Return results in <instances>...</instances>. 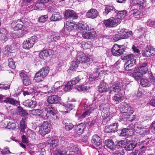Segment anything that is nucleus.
<instances>
[{
	"label": "nucleus",
	"mask_w": 155,
	"mask_h": 155,
	"mask_svg": "<svg viewBox=\"0 0 155 155\" xmlns=\"http://www.w3.org/2000/svg\"><path fill=\"white\" fill-rule=\"evenodd\" d=\"M27 126V117H23L20 122L19 129L21 132L25 131Z\"/></svg>",
	"instance_id": "27"
},
{
	"label": "nucleus",
	"mask_w": 155,
	"mask_h": 155,
	"mask_svg": "<svg viewBox=\"0 0 155 155\" xmlns=\"http://www.w3.org/2000/svg\"><path fill=\"white\" fill-rule=\"evenodd\" d=\"M110 107L108 104H102L99 106V110L101 111L104 121L107 122L113 117L112 113L109 112Z\"/></svg>",
	"instance_id": "2"
},
{
	"label": "nucleus",
	"mask_w": 155,
	"mask_h": 155,
	"mask_svg": "<svg viewBox=\"0 0 155 155\" xmlns=\"http://www.w3.org/2000/svg\"><path fill=\"white\" fill-rule=\"evenodd\" d=\"M118 34L115 35L114 37L115 41H117L120 39L127 38L132 36V32L131 31H128V30H122V31Z\"/></svg>",
	"instance_id": "7"
},
{
	"label": "nucleus",
	"mask_w": 155,
	"mask_h": 155,
	"mask_svg": "<svg viewBox=\"0 0 155 155\" xmlns=\"http://www.w3.org/2000/svg\"><path fill=\"white\" fill-rule=\"evenodd\" d=\"M49 110H48L46 112V118L50 120H51L54 115L56 114L57 110L55 108L52 106L48 107Z\"/></svg>",
	"instance_id": "15"
},
{
	"label": "nucleus",
	"mask_w": 155,
	"mask_h": 155,
	"mask_svg": "<svg viewBox=\"0 0 155 155\" xmlns=\"http://www.w3.org/2000/svg\"><path fill=\"white\" fill-rule=\"evenodd\" d=\"M64 17L66 19H77L78 17L77 14L74 11L71 10H67L64 13Z\"/></svg>",
	"instance_id": "13"
},
{
	"label": "nucleus",
	"mask_w": 155,
	"mask_h": 155,
	"mask_svg": "<svg viewBox=\"0 0 155 155\" xmlns=\"http://www.w3.org/2000/svg\"><path fill=\"white\" fill-rule=\"evenodd\" d=\"M8 37L6 36L5 34H3L0 31V40L2 42H4L7 40Z\"/></svg>",
	"instance_id": "56"
},
{
	"label": "nucleus",
	"mask_w": 155,
	"mask_h": 155,
	"mask_svg": "<svg viewBox=\"0 0 155 155\" xmlns=\"http://www.w3.org/2000/svg\"><path fill=\"white\" fill-rule=\"evenodd\" d=\"M92 143L94 146L99 147L100 148L102 143V140L99 136L95 135L92 137Z\"/></svg>",
	"instance_id": "18"
},
{
	"label": "nucleus",
	"mask_w": 155,
	"mask_h": 155,
	"mask_svg": "<svg viewBox=\"0 0 155 155\" xmlns=\"http://www.w3.org/2000/svg\"><path fill=\"white\" fill-rule=\"evenodd\" d=\"M63 123L65 125V129L67 131L71 130L74 127V125L73 124L71 123H68L66 120H64Z\"/></svg>",
	"instance_id": "40"
},
{
	"label": "nucleus",
	"mask_w": 155,
	"mask_h": 155,
	"mask_svg": "<svg viewBox=\"0 0 155 155\" xmlns=\"http://www.w3.org/2000/svg\"><path fill=\"white\" fill-rule=\"evenodd\" d=\"M124 150L120 149L112 153L111 155H124Z\"/></svg>",
	"instance_id": "59"
},
{
	"label": "nucleus",
	"mask_w": 155,
	"mask_h": 155,
	"mask_svg": "<svg viewBox=\"0 0 155 155\" xmlns=\"http://www.w3.org/2000/svg\"><path fill=\"white\" fill-rule=\"evenodd\" d=\"M58 142V140L56 139H51L48 141V143L50 145V146H52L53 148H54L57 145Z\"/></svg>",
	"instance_id": "47"
},
{
	"label": "nucleus",
	"mask_w": 155,
	"mask_h": 155,
	"mask_svg": "<svg viewBox=\"0 0 155 155\" xmlns=\"http://www.w3.org/2000/svg\"><path fill=\"white\" fill-rule=\"evenodd\" d=\"M124 141V140H121L120 141H117L116 142V145L115 146L116 147H124L125 146Z\"/></svg>",
	"instance_id": "58"
},
{
	"label": "nucleus",
	"mask_w": 155,
	"mask_h": 155,
	"mask_svg": "<svg viewBox=\"0 0 155 155\" xmlns=\"http://www.w3.org/2000/svg\"><path fill=\"white\" fill-rule=\"evenodd\" d=\"M96 33L94 32L91 33L90 32H83L82 33V37L84 38L89 39L93 38L95 37Z\"/></svg>",
	"instance_id": "32"
},
{
	"label": "nucleus",
	"mask_w": 155,
	"mask_h": 155,
	"mask_svg": "<svg viewBox=\"0 0 155 155\" xmlns=\"http://www.w3.org/2000/svg\"><path fill=\"white\" fill-rule=\"evenodd\" d=\"M85 127V124L81 123L77 125H75L74 128L77 134L81 135L83 133Z\"/></svg>",
	"instance_id": "22"
},
{
	"label": "nucleus",
	"mask_w": 155,
	"mask_h": 155,
	"mask_svg": "<svg viewBox=\"0 0 155 155\" xmlns=\"http://www.w3.org/2000/svg\"><path fill=\"white\" fill-rule=\"evenodd\" d=\"M112 99L115 103L117 104L123 101L124 99V97L120 94H115L113 97Z\"/></svg>",
	"instance_id": "31"
},
{
	"label": "nucleus",
	"mask_w": 155,
	"mask_h": 155,
	"mask_svg": "<svg viewBox=\"0 0 155 155\" xmlns=\"http://www.w3.org/2000/svg\"><path fill=\"white\" fill-rule=\"evenodd\" d=\"M48 18L47 15H42L39 18L38 21L40 22H45L47 20Z\"/></svg>",
	"instance_id": "63"
},
{
	"label": "nucleus",
	"mask_w": 155,
	"mask_h": 155,
	"mask_svg": "<svg viewBox=\"0 0 155 155\" xmlns=\"http://www.w3.org/2000/svg\"><path fill=\"white\" fill-rule=\"evenodd\" d=\"M111 127V129L113 130V133H115L118 130V124L117 123H114L110 125Z\"/></svg>",
	"instance_id": "55"
},
{
	"label": "nucleus",
	"mask_w": 155,
	"mask_h": 155,
	"mask_svg": "<svg viewBox=\"0 0 155 155\" xmlns=\"http://www.w3.org/2000/svg\"><path fill=\"white\" fill-rule=\"evenodd\" d=\"M67 152L66 150H57L55 151V155H67Z\"/></svg>",
	"instance_id": "64"
},
{
	"label": "nucleus",
	"mask_w": 155,
	"mask_h": 155,
	"mask_svg": "<svg viewBox=\"0 0 155 155\" xmlns=\"http://www.w3.org/2000/svg\"><path fill=\"white\" fill-rule=\"evenodd\" d=\"M12 28L14 29H21L23 27V25L17 22H13L11 24Z\"/></svg>",
	"instance_id": "39"
},
{
	"label": "nucleus",
	"mask_w": 155,
	"mask_h": 155,
	"mask_svg": "<svg viewBox=\"0 0 155 155\" xmlns=\"http://www.w3.org/2000/svg\"><path fill=\"white\" fill-rule=\"evenodd\" d=\"M137 146V144L135 143H127L124 147V148L126 151L132 150Z\"/></svg>",
	"instance_id": "37"
},
{
	"label": "nucleus",
	"mask_w": 155,
	"mask_h": 155,
	"mask_svg": "<svg viewBox=\"0 0 155 155\" xmlns=\"http://www.w3.org/2000/svg\"><path fill=\"white\" fill-rule=\"evenodd\" d=\"M89 89V87L84 85L78 86L75 88V89L79 91H87Z\"/></svg>",
	"instance_id": "45"
},
{
	"label": "nucleus",
	"mask_w": 155,
	"mask_h": 155,
	"mask_svg": "<svg viewBox=\"0 0 155 155\" xmlns=\"http://www.w3.org/2000/svg\"><path fill=\"white\" fill-rule=\"evenodd\" d=\"M132 3L134 5L130 6V11L129 12V15L131 16L137 17L139 14V12L137 8L143 9L146 6V3L143 0H132Z\"/></svg>",
	"instance_id": "1"
},
{
	"label": "nucleus",
	"mask_w": 155,
	"mask_h": 155,
	"mask_svg": "<svg viewBox=\"0 0 155 155\" xmlns=\"http://www.w3.org/2000/svg\"><path fill=\"white\" fill-rule=\"evenodd\" d=\"M73 85L72 83L70 81L68 82L67 84L65 85V87L64 88V90L65 91H70L72 89Z\"/></svg>",
	"instance_id": "49"
},
{
	"label": "nucleus",
	"mask_w": 155,
	"mask_h": 155,
	"mask_svg": "<svg viewBox=\"0 0 155 155\" xmlns=\"http://www.w3.org/2000/svg\"><path fill=\"white\" fill-rule=\"evenodd\" d=\"M120 22L121 19L120 18H114L112 17L107 20L104 21V24L107 27L111 28L117 26Z\"/></svg>",
	"instance_id": "11"
},
{
	"label": "nucleus",
	"mask_w": 155,
	"mask_h": 155,
	"mask_svg": "<svg viewBox=\"0 0 155 155\" xmlns=\"http://www.w3.org/2000/svg\"><path fill=\"white\" fill-rule=\"evenodd\" d=\"M99 74V73L95 72V74H93L92 75L91 74L89 78L90 80L91 81H93V80L97 79Z\"/></svg>",
	"instance_id": "62"
},
{
	"label": "nucleus",
	"mask_w": 155,
	"mask_h": 155,
	"mask_svg": "<svg viewBox=\"0 0 155 155\" xmlns=\"http://www.w3.org/2000/svg\"><path fill=\"white\" fill-rule=\"evenodd\" d=\"M81 79L80 78L79 75L76 77L72 78L70 81L72 83L73 85H74L79 82H81Z\"/></svg>",
	"instance_id": "52"
},
{
	"label": "nucleus",
	"mask_w": 155,
	"mask_h": 155,
	"mask_svg": "<svg viewBox=\"0 0 155 155\" xmlns=\"http://www.w3.org/2000/svg\"><path fill=\"white\" fill-rule=\"evenodd\" d=\"M33 114L37 115L43 119L46 118L47 111L46 110H41L39 109L34 110L32 111Z\"/></svg>",
	"instance_id": "24"
},
{
	"label": "nucleus",
	"mask_w": 155,
	"mask_h": 155,
	"mask_svg": "<svg viewBox=\"0 0 155 155\" xmlns=\"http://www.w3.org/2000/svg\"><path fill=\"white\" fill-rule=\"evenodd\" d=\"M141 65L139 71L143 75V74H145L148 71V69L147 66L148 62L146 59H144V62H141Z\"/></svg>",
	"instance_id": "19"
},
{
	"label": "nucleus",
	"mask_w": 155,
	"mask_h": 155,
	"mask_svg": "<svg viewBox=\"0 0 155 155\" xmlns=\"http://www.w3.org/2000/svg\"><path fill=\"white\" fill-rule=\"evenodd\" d=\"M26 135L28 137L34 138L35 137V134L32 130H30L27 131L26 133Z\"/></svg>",
	"instance_id": "61"
},
{
	"label": "nucleus",
	"mask_w": 155,
	"mask_h": 155,
	"mask_svg": "<svg viewBox=\"0 0 155 155\" xmlns=\"http://www.w3.org/2000/svg\"><path fill=\"white\" fill-rule=\"evenodd\" d=\"M105 11L103 12V14L104 15H107L110 12H111L113 14L116 13L118 11L116 10L112 6L105 5Z\"/></svg>",
	"instance_id": "23"
},
{
	"label": "nucleus",
	"mask_w": 155,
	"mask_h": 155,
	"mask_svg": "<svg viewBox=\"0 0 155 155\" xmlns=\"http://www.w3.org/2000/svg\"><path fill=\"white\" fill-rule=\"evenodd\" d=\"M135 130L139 132L140 134L143 136L144 135L148 134V130L146 128L143 127H138L135 126L134 127Z\"/></svg>",
	"instance_id": "30"
},
{
	"label": "nucleus",
	"mask_w": 155,
	"mask_h": 155,
	"mask_svg": "<svg viewBox=\"0 0 155 155\" xmlns=\"http://www.w3.org/2000/svg\"><path fill=\"white\" fill-rule=\"evenodd\" d=\"M49 55L48 51L45 50L41 52L39 54V56L41 59H45Z\"/></svg>",
	"instance_id": "43"
},
{
	"label": "nucleus",
	"mask_w": 155,
	"mask_h": 155,
	"mask_svg": "<svg viewBox=\"0 0 155 155\" xmlns=\"http://www.w3.org/2000/svg\"><path fill=\"white\" fill-rule=\"evenodd\" d=\"M148 144L149 143L148 142L145 140H143L138 142V144L140 148V153H143L145 152Z\"/></svg>",
	"instance_id": "20"
},
{
	"label": "nucleus",
	"mask_w": 155,
	"mask_h": 155,
	"mask_svg": "<svg viewBox=\"0 0 155 155\" xmlns=\"http://www.w3.org/2000/svg\"><path fill=\"white\" fill-rule=\"evenodd\" d=\"M141 85L143 87H149L150 86V82L146 78H142L140 79Z\"/></svg>",
	"instance_id": "42"
},
{
	"label": "nucleus",
	"mask_w": 155,
	"mask_h": 155,
	"mask_svg": "<svg viewBox=\"0 0 155 155\" xmlns=\"http://www.w3.org/2000/svg\"><path fill=\"white\" fill-rule=\"evenodd\" d=\"M114 143L113 141L110 139L106 140L105 143V145L112 150L116 149V147L114 145Z\"/></svg>",
	"instance_id": "29"
},
{
	"label": "nucleus",
	"mask_w": 155,
	"mask_h": 155,
	"mask_svg": "<svg viewBox=\"0 0 155 155\" xmlns=\"http://www.w3.org/2000/svg\"><path fill=\"white\" fill-rule=\"evenodd\" d=\"M134 57V55L132 54H129L123 55L121 56V58L123 60H127V61H130V62L136 63Z\"/></svg>",
	"instance_id": "26"
},
{
	"label": "nucleus",
	"mask_w": 155,
	"mask_h": 155,
	"mask_svg": "<svg viewBox=\"0 0 155 155\" xmlns=\"http://www.w3.org/2000/svg\"><path fill=\"white\" fill-rule=\"evenodd\" d=\"M8 66L12 69H15V65L14 61L12 58L8 59Z\"/></svg>",
	"instance_id": "51"
},
{
	"label": "nucleus",
	"mask_w": 155,
	"mask_h": 155,
	"mask_svg": "<svg viewBox=\"0 0 155 155\" xmlns=\"http://www.w3.org/2000/svg\"><path fill=\"white\" fill-rule=\"evenodd\" d=\"M13 51L11 46L8 45L5 48L4 52L5 54L7 56L9 55Z\"/></svg>",
	"instance_id": "46"
},
{
	"label": "nucleus",
	"mask_w": 155,
	"mask_h": 155,
	"mask_svg": "<svg viewBox=\"0 0 155 155\" xmlns=\"http://www.w3.org/2000/svg\"><path fill=\"white\" fill-rule=\"evenodd\" d=\"M127 12L126 10L119 11L117 13V18H120L121 20L127 15Z\"/></svg>",
	"instance_id": "41"
},
{
	"label": "nucleus",
	"mask_w": 155,
	"mask_h": 155,
	"mask_svg": "<svg viewBox=\"0 0 155 155\" xmlns=\"http://www.w3.org/2000/svg\"><path fill=\"white\" fill-rule=\"evenodd\" d=\"M17 34L15 37V38L17 37L19 38L22 37L28 33V31L26 30H17L15 32Z\"/></svg>",
	"instance_id": "35"
},
{
	"label": "nucleus",
	"mask_w": 155,
	"mask_h": 155,
	"mask_svg": "<svg viewBox=\"0 0 155 155\" xmlns=\"http://www.w3.org/2000/svg\"><path fill=\"white\" fill-rule=\"evenodd\" d=\"M121 110V115L122 119L130 118V117H131L134 112L132 107L127 104L122 107Z\"/></svg>",
	"instance_id": "6"
},
{
	"label": "nucleus",
	"mask_w": 155,
	"mask_h": 155,
	"mask_svg": "<svg viewBox=\"0 0 155 155\" xmlns=\"http://www.w3.org/2000/svg\"><path fill=\"white\" fill-rule=\"evenodd\" d=\"M98 91L100 92H106L109 90L108 85L105 83H101L98 86Z\"/></svg>",
	"instance_id": "28"
},
{
	"label": "nucleus",
	"mask_w": 155,
	"mask_h": 155,
	"mask_svg": "<svg viewBox=\"0 0 155 155\" xmlns=\"http://www.w3.org/2000/svg\"><path fill=\"white\" fill-rule=\"evenodd\" d=\"M50 19L51 21H55L60 20L62 19V18L60 14V13L58 12L56 14H52Z\"/></svg>",
	"instance_id": "38"
},
{
	"label": "nucleus",
	"mask_w": 155,
	"mask_h": 155,
	"mask_svg": "<svg viewBox=\"0 0 155 155\" xmlns=\"http://www.w3.org/2000/svg\"><path fill=\"white\" fill-rule=\"evenodd\" d=\"M125 50V48L124 46L119 45L116 44L113 46L111 51L114 55L118 56L122 54Z\"/></svg>",
	"instance_id": "9"
},
{
	"label": "nucleus",
	"mask_w": 155,
	"mask_h": 155,
	"mask_svg": "<svg viewBox=\"0 0 155 155\" xmlns=\"http://www.w3.org/2000/svg\"><path fill=\"white\" fill-rule=\"evenodd\" d=\"M129 131L128 129L124 128L122 129L120 133V136H127L128 135V132Z\"/></svg>",
	"instance_id": "60"
},
{
	"label": "nucleus",
	"mask_w": 155,
	"mask_h": 155,
	"mask_svg": "<svg viewBox=\"0 0 155 155\" xmlns=\"http://www.w3.org/2000/svg\"><path fill=\"white\" fill-rule=\"evenodd\" d=\"M77 61L81 63H84V65H87L88 67L93 63L92 59L91 58L87 55L81 52L78 53L76 56Z\"/></svg>",
	"instance_id": "3"
},
{
	"label": "nucleus",
	"mask_w": 155,
	"mask_h": 155,
	"mask_svg": "<svg viewBox=\"0 0 155 155\" xmlns=\"http://www.w3.org/2000/svg\"><path fill=\"white\" fill-rule=\"evenodd\" d=\"M3 102L7 104L8 103L13 105H17L19 104L17 101L9 97H7L3 101Z\"/></svg>",
	"instance_id": "33"
},
{
	"label": "nucleus",
	"mask_w": 155,
	"mask_h": 155,
	"mask_svg": "<svg viewBox=\"0 0 155 155\" xmlns=\"http://www.w3.org/2000/svg\"><path fill=\"white\" fill-rule=\"evenodd\" d=\"M136 63L130 62V61H127L124 64V67L127 71H131L133 69V67Z\"/></svg>",
	"instance_id": "36"
},
{
	"label": "nucleus",
	"mask_w": 155,
	"mask_h": 155,
	"mask_svg": "<svg viewBox=\"0 0 155 155\" xmlns=\"http://www.w3.org/2000/svg\"><path fill=\"white\" fill-rule=\"evenodd\" d=\"M68 148L70 151L74 152L75 153H77L78 151V148L77 146L72 143L71 144L68 146Z\"/></svg>",
	"instance_id": "44"
},
{
	"label": "nucleus",
	"mask_w": 155,
	"mask_h": 155,
	"mask_svg": "<svg viewBox=\"0 0 155 155\" xmlns=\"http://www.w3.org/2000/svg\"><path fill=\"white\" fill-rule=\"evenodd\" d=\"M98 15V12L96 9L91 8L86 13V15L88 18L94 19Z\"/></svg>",
	"instance_id": "21"
},
{
	"label": "nucleus",
	"mask_w": 155,
	"mask_h": 155,
	"mask_svg": "<svg viewBox=\"0 0 155 155\" xmlns=\"http://www.w3.org/2000/svg\"><path fill=\"white\" fill-rule=\"evenodd\" d=\"M65 28L67 29H89V27L86 24L79 23L75 24L73 22L67 21L64 24Z\"/></svg>",
	"instance_id": "5"
},
{
	"label": "nucleus",
	"mask_w": 155,
	"mask_h": 155,
	"mask_svg": "<svg viewBox=\"0 0 155 155\" xmlns=\"http://www.w3.org/2000/svg\"><path fill=\"white\" fill-rule=\"evenodd\" d=\"M61 98L57 95H52L48 97L47 101L48 102L51 104H57L61 101Z\"/></svg>",
	"instance_id": "17"
},
{
	"label": "nucleus",
	"mask_w": 155,
	"mask_h": 155,
	"mask_svg": "<svg viewBox=\"0 0 155 155\" xmlns=\"http://www.w3.org/2000/svg\"><path fill=\"white\" fill-rule=\"evenodd\" d=\"M132 77L136 80H138L142 76L141 73L139 71L134 72L132 74Z\"/></svg>",
	"instance_id": "48"
},
{
	"label": "nucleus",
	"mask_w": 155,
	"mask_h": 155,
	"mask_svg": "<svg viewBox=\"0 0 155 155\" xmlns=\"http://www.w3.org/2000/svg\"><path fill=\"white\" fill-rule=\"evenodd\" d=\"M49 70V68L48 67H43L36 73L34 79L38 82L42 81V79L48 74Z\"/></svg>",
	"instance_id": "4"
},
{
	"label": "nucleus",
	"mask_w": 155,
	"mask_h": 155,
	"mask_svg": "<svg viewBox=\"0 0 155 155\" xmlns=\"http://www.w3.org/2000/svg\"><path fill=\"white\" fill-rule=\"evenodd\" d=\"M39 133L41 135H45L50 131V124L47 121H44L42 123L39 124Z\"/></svg>",
	"instance_id": "10"
},
{
	"label": "nucleus",
	"mask_w": 155,
	"mask_h": 155,
	"mask_svg": "<svg viewBox=\"0 0 155 155\" xmlns=\"http://www.w3.org/2000/svg\"><path fill=\"white\" fill-rule=\"evenodd\" d=\"M38 41V38L35 36L27 39L23 43V48L25 49H29L33 47L35 43Z\"/></svg>",
	"instance_id": "8"
},
{
	"label": "nucleus",
	"mask_w": 155,
	"mask_h": 155,
	"mask_svg": "<svg viewBox=\"0 0 155 155\" xmlns=\"http://www.w3.org/2000/svg\"><path fill=\"white\" fill-rule=\"evenodd\" d=\"M64 107L65 109L67 110V111L65 112H68L69 111H70L73 109L75 106L74 104L71 103H68L65 104L64 105Z\"/></svg>",
	"instance_id": "50"
},
{
	"label": "nucleus",
	"mask_w": 155,
	"mask_h": 155,
	"mask_svg": "<svg viewBox=\"0 0 155 155\" xmlns=\"http://www.w3.org/2000/svg\"><path fill=\"white\" fill-rule=\"evenodd\" d=\"M121 90L119 83L117 82L114 83L112 85L109 87V94H114L115 93H118Z\"/></svg>",
	"instance_id": "14"
},
{
	"label": "nucleus",
	"mask_w": 155,
	"mask_h": 155,
	"mask_svg": "<svg viewBox=\"0 0 155 155\" xmlns=\"http://www.w3.org/2000/svg\"><path fill=\"white\" fill-rule=\"evenodd\" d=\"M91 44V42L90 41L82 42L81 45V47L83 48V49H87L90 47Z\"/></svg>",
	"instance_id": "54"
},
{
	"label": "nucleus",
	"mask_w": 155,
	"mask_h": 155,
	"mask_svg": "<svg viewBox=\"0 0 155 155\" xmlns=\"http://www.w3.org/2000/svg\"><path fill=\"white\" fill-rule=\"evenodd\" d=\"M148 73L150 79V84L151 83L153 85H155V77L153 76L151 71H149Z\"/></svg>",
	"instance_id": "53"
},
{
	"label": "nucleus",
	"mask_w": 155,
	"mask_h": 155,
	"mask_svg": "<svg viewBox=\"0 0 155 155\" xmlns=\"http://www.w3.org/2000/svg\"><path fill=\"white\" fill-rule=\"evenodd\" d=\"M17 111L18 112L19 115L22 117H25V116L29 115L26 112V110H24L20 106H18L17 107Z\"/></svg>",
	"instance_id": "34"
},
{
	"label": "nucleus",
	"mask_w": 155,
	"mask_h": 155,
	"mask_svg": "<svg viewBox=\"0 0 155 155\" xmlns=\"http://www.w3.org/2000/svg\"><path fill=\"white\" fill-rule=\"evenodd\" d=\"M23 104L26 107L33 108L36 106V103L35 101L27 100L23 102Z\"/></svg>",
	"instance_id": "25"
},
{
	"label": "nucleus",
	"mask_w": 155,
	"mask_h": 155,
	"mask_svg": "<svg viewBox=\"0 0 155 155\" xmlns=\"http://www.w3.org/2000/svg\"><path fill=\"white\" fill-rule=\"evenodd\" d=\"M142 55L146 57L153 56L155 55V49L151 47L147 48L143 51Z\"/></svg>",
	"instance_id": "16"
},
{
	"label": "nucleus",
	"mask_w": 155,
	"mask_h": 155,
	"mask_svg": "<svg viewBox=\"0 0 155 155\" xmlns=\"http://www.w3.org/2000/svg\"><path fill=\"white\" fill-rule=\"evenodd\" d=\"M52 2V0H41L40 1H38L35 4V6L34 7V8L32 10H42L45 9L46 8V6L45 5L44 3H47L48 2Z\"/></svg>",
	"instance_id": "12"
},
{
	"label": "nucleus",
	"mask_w": 155,
	"mask_h": 155,
	"mask_svg": "<svg viewBox=\"0 0 155 155\" xmlns=\"http://www.w3.org/2000/svg\"><path fill=\"white\" fill-rule=\"evenodd\" d=\"M60 117L55 114L53 117L50 120L51 123H56L59 120Z\"/></svg>",
	"instance_id": "57"
}]
</instances>
